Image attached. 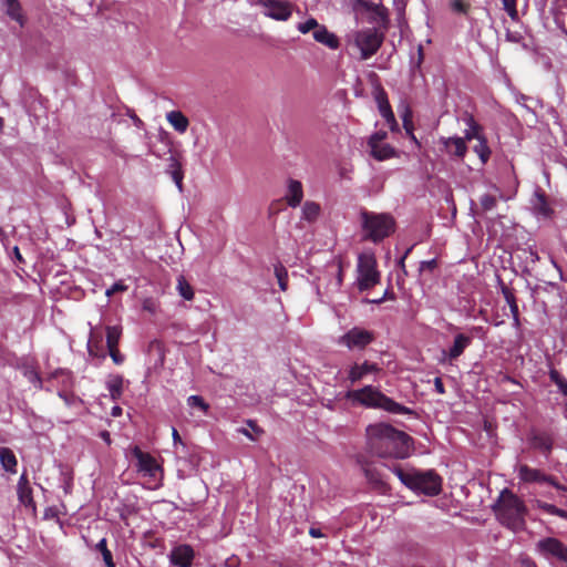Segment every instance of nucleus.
Wrapping results in <instances>:
<instances>
[{
    "label": "nucleus",
    "mask_w": 567,
    "mask_h": 567,
    "mask_svg": "<svg viewBox=\"0 0 567 567\" xmlns=\"http://www.w3.org/2000/svg\"><path fill=\"white\" fill-rule=\"evenodd\" d=\"M365 435L370 452L379 457L405 458L413 450L412 437L390 424H371Z\"/></svg>",
    "instance_id": "1"
},
{
    "label": "nucleus",
    "mask_w": 567,
    "mask_h": 567,
    "mask_svg": "<svg viewBox=\"0 0 567 567\" xmlns=\"http://www.w3.org/2000/svg\"><path fill=\"white\" fill-rule=\"evenodd\" d=\"M495 512L498 520L507 528L513 532L524 529L527 508L524 502L508 489L501 493Z\"/></svg>",
    "instance_id": "2"
},
{
    "label": "nucleus",
    "mask_w": 567,
    "mask_h": 567,
    "mask_svg": "<svg viewBox=\"0 0 567 567\" xmlns=\"http://www.w3.org/2000/svg\"><path fill=\"white\" fill-rule=\"evenodd\" d=\"M347 398L353 402L371 409H382L393 414H412L413 411L391 398L383 394L379 389L372 385H365L359 390H351Z\"/></svg>",
    "instance_id": "3"
},
{
    "label": "nucleus",
    "mask_w": 567,
    "mask_h": 567,
    "mask_svg": "<svg viewBox=\"0 0 567 567\" xmlns=\"http://www.w3.org/2000/svg\"><path fill=\"white\" fill-rule=\"evenodd\" d=\"M398 478L410 489L423 493L425 495L434 496L441 492V478L432 470H403L401 467L393 468Z\"/></svg>",
    "instance_id": "4"
},
{
    "label": "nucleus",
    "mask_w": 567,
    "mask_h": 567,
    "mask_svg": "<svg viewBox=\"0 0 567 567\" xmlns=\"http://www.w3.org/2000/svg\"><path fill=\"white\" fill-rule=\"evenodd\" d=\"M365 237L374 243L388 237L394 230V220L389 214L362 213Z\"/></svg>",
    "instance_id": "5"
},
{
    "label": "nucleus",
    "mask_w": 567,
    "mask_h": 567,
    "mask_svg": "<svg viewBox=\"0 0 567 567\" xmlns=\"http://www.w3.org/2000/svg\"><path fill=\"white\" fill-rule=\"evenodd\" d=\"M348 42L360 51L361 60H368L380 49L383 42V35L379 33L377 29L368 28L352 32L348 37Z\"/></svg>",
    "instance_id": "6"
},
{
    "label": "nucleus",
    "mask_w": 567,
    "mask_h": 567,
    "mask_svg": "<svg viewBox=\"0 0 567 567\" xmlns=\"http://www.w3.org/2000/svg\"><path fill=\"white\" fill-rule=\"evenodd\" d=\"M380 277L374 255L372 252L360 254L357 264V285L359 290L371 289L379 284Z\"/></svg>",
    "instance_id": "7"
},
{
    "label": "nucleus",
    "mask_w": 567,
    "mask_h": 567,
    "mask_svg": "<svg viewBox=\"0 0 567 567\" xmlns=\"http://www.w3.org/2000/svg\"><path fill=\"white\" fill-rule=\"evenodd\" d=\"M132 453L137 461V471L142 473L143 476L148 477L150 483H152L154 487L159 486L163 480V468L157 463L156 458L150 453L143 452L138 446H135Z\"/></svg>",
    "instance_id": "8"
},
{
    "label": "nucleus",
    "mask_w": 567,
    "mask_h": 567,
    "mask_svg": "<svg viewBox=\"0 0 567 567\" xmlns=\"http://www.w3.org/2000/svg\"><path fill=\"white\" fill-rule=\"evenodd\" d=\"M374 340V333L371 330L353 327L349 329L346 333L340 336L337 340V343L340 347H344L348 350H363L367 346H369Z\"/></svg>",
    "instance_id": "9"
},
{
    "label": "nucleus",
    "mask_w": 567,
    "mask_h": 567,
    "mask_svg": "<svg viewBox=\"0 0 567 567\" xmlns=\"http://www.w3.org/2000/svg\"><path fill=\"white\" fill-rule=\"evenodd\" d=\"M536 553L545 559L567 563V546L555 537H545L535 545Z\"/></svg>",
    "instance_id": "10"
},
{
    "label": "nucleus",
    "mask_w": 567,
    "mask_h": 567,
    "mask_svg": "<svg viewBox=\"0 0 567 567\" xmlns=\"http://www.w3.org/2000/svg\"><path fill=\"white\" fill-rule=\"evenodd\" d=\"M517 475L518 478L524 483L548 484L555 487L557 491H560L563 493L567 492V488L564 485L559 484L554 476L547 475L543 471L530 467L526 464H522L517 467Z\"/></svg>",
    "instance_id": "11"
},
{
    "label": "nucleus",
    "mask_w": 567,
    "mask_h": 567,
    "mask_svg": "<svg viewBox=\"0 0 567 567\" xmlns=\"http://www.w3.org/2000/svg\"><path fill=\"white\" fill-rule=\"evenodd\" d=\"M264 14L278 21H287L292 13L291 4L281 0H259Z\"/></svg>",
    "instance_id": "12"
},
{
    "label": "nucleus",
    "mask_w": 567,
    "mask_h": 567,
    "mask_svg": "<svg viewBox=\"0 0 567 567\" xmlns=\"http://www.w3.org/2000/svg\"><path fill=\"white\" fill-rule=\"evenodd\" d=\"M381 371L379 364L370 362L368 360L363 362H354L347 370V380L351 384L358 383L364 380L370 374H377Z\"/></svg>",
    "instance_id": "13"
},
{
    "label": "nucleus",
    "mask_w": 567,
    "mask_h": 567,
    "mask_svg": "<svg viewBox=\"0 0 567 567\" xmlns=\"http://www.w3.org/2000/svg\"><path fill=\"white\" fill-rule=\"evenodd\" d=\"M472 343V338L464 333H457L454 337L453 344L447 350H442L440 362L452 363L460 358L465 349Z\"/></svg>",
    "instance_id": "14"
},
{
    "label": "nucleus",
    "mask_w": 567,
    "mask_h": 567,
    "mask_svg": "<svg viewBox=\"0 0 567 567\" xmlns=\"http://www.w3.org/2000/svg\"><path fill=\"white\" fill-rule=\"evenodd\" d=\"M440 143L443 146V151L449 155L457 159H463L466 152L467 145L465 138L453 136V137H441Z\"/></svg>",
    "instance_id": "15"
},
{
    "label": "nucleus",
    "mask_w": 567,
    "mask_h": 567,
    "mask_svg": "<svg viewBox=\"0 0 567 567\" xmlns=\"http://www.w3.org/2000/svg\"><path fill=\"white\" fill-rule=\"evenodd\" d=\"M195 553L189 545L176 546L169 555L171 563L178 567H190Z\"/></svg>",
    "instance_id": "16"
},
{
    "label": "nucleus",
    "mask_w": 567,
    "mask_h": 567,
    "mask_svg": "<svg viewBox=\"0 0 567 567\" xmlns=\"http://www.w3.org/2000/svg\"><path fill=\"white\" fill-rule=\"evenodd\" d=\"M303 198V189L301 182L297 179H288L285 199L290 207L300 205Z\"/></svg>",
    "instance_id": "17"
},
{
    "label": "nucleus",
    "mask_w": 567,
    "mask_h": 567,
    "mask_svg": "<svg viewBox=\"0 0 567 567\" xmlns=\"http://www.w3.org/2000/svg\"><path fill=\"white\" fill-rule=\"evenodd\" d=\"M377 102L381 116L385 120V122L388 123L392 131H396L399 128V125L398 122L395 121L394 114L391 110L388 99L385 97L384 92H380L378 94Z\"/></svg>",
    "instance_id": "18"
},
{
    "label": "nucleus",
    "mask_w": 567,
    "mask_h": 567,
    "mask_svg": "<svg viewBox=\"0 0 567 567\" xmlns=\"http://www.w3.org/2000/svg\"><path fill=\"white\" fill-rule=\"evenodd\" d=\"M313 39L327 45L329 49H338L339 48V40L338 38L331 33L324 25H320L317 28V30L313 31Z\"/></svg>",
    "instance_id": "19"
},
{
    "label": "nucleus",
    "mask_w": 567,
    "mask_h": 567,
    "mask_svg": "<svg viewBox=\"0 0 567 567\" xmlns=\"http://www.w3.org/2000/svg\"><path fill=\"white\" fill-rule=\"evenodd\" d=\"M1 6L4 9L6 13L14 21H17L20 27H23L25 23L24 16L22 14L21 6L18 0H1Z\"/></svg>",
    "instance_id": "20"
},
{
    "label": "nucleus",
    "mask_w": 567,
    "mask_h": 567,
    "mask_svg": "<svg viewBox=\"0 0 567 567\" xmlns=\"http://www.w3.org/2000/svg\"><path fill=\"white\" fill-rule=\"evenodd\" d=\"M166 120L169 125L179 134H184L188 126V118L181 111H171L166 114Z\"/></svg>",
    "instance_id": "21"
},
{
    "label": "nucleus",
    "mask_w": 567,
    "mask_h": 567,
    "mask_svg": "<svg viewBox=\"0 0 567 567\" xmlns=\"http://www.w3.org/2000/svg\"><path fill=\"white\" fill-rule=\"evenodd\" d=\"M0 464L6 472L17 473L18 461L12 450L0 447Z\"/></svg>",
    "instance_id": "22"
},
{
    "label": "nucleus",
    "mask_w": 567,
    "mask_h": 567,
    "mask_svg": "<svg viewBox=\"0 0 567 567\" xmlns=\"http://www.w3.org/2000/svg\"><path fill=\"white\" fill-rule=\"evenodd\" d=\"M106 388L112 400L116 401L123 393V378L120 374H111L106 380Z\"/></svg>",
    "instance_id": "23"
},
{
    "label": "nucleus",
    "mask_w": 567,
    "mask_h": 567,
    "mask_svg": "<svg viewBox=\"0 0 567 567\" xmlns=\"http://www.w3.org/2000/svg\"><path fill=\"white\" fill-rule=\"evenodd\" d=\"M321 207L318 203L307 200L301 208V218L308 223H313L318 219Z\"/></svg>",
    "instance_id": "24"
},
{
    "label": "nucleus",
    "mask_w": 567,
    "mask_h": 567,
    "mask_svg": "<svg viewBox=\"0 0 567 567\" xmlns=\"http://www.w3.org/2000/svg\"><path fill=\"white\" fill-rule=\"evenodd\" d=\"M371 148V155L378 161H384L394 156L395 151L389 144H375L369 145Z\"/></svg>",
    "instance_id": "25"
},
{
    "label": "nucleus",
    "mask_w": 567,
    "mask_h": 567,
    "mask_svg": "<svg viewBox=\"0 0 567 567\" xmlns=\"http://www.w3.org/2000/svg\"><path fill=\"white\" fill-rule=\"evenodd\" d=\"M533 206H534L536 214L542 217L547 218V217H550L553 214V210H551L550 206L548 205L544 194H540V193L535 194V199H534Z\"/></svg>",
    "instance_id": "26"
},
{
    "label": "nucleus",
    "mask_w": 567,
    "mask_h": 567,
    "mask_svg": "<svg viewBox=\"0 0 567 567\" xmlns=\"http://www.w3.org/2000/svg\"><path fill=\"white\" fill-rule=\"evenodd\" d=\"M473 152L477 154L482 165L489 161L492 151L487 145L486 137H480V141L473 146Z\"/></svg>",
    "instance_id": "27"
},
{
    "label": "nucleus",
    "mask_w": 567,
    "mask_h": 567,
    "mask_svg": "<svg viewBox=\"0 0 567 567\" xmlns=\"http://www.w3.org/2000/svg\"><path fill=\"white\" fill-rule=\"evenodd\" d=\"M121 336H122V328L120 326L106 327V346H107V348L117 347Z\"/></svg>",
    "instance_id": "28"
},
{
    "label": "nucleus",
    "mask_w": 567,
    "mask_h": 567,
    "mask_svg": "<svg viewBox=\"0 0 567 567\" xmlns=\"http://www.w3.org/2000/svg\"><path fill=\"white\" fill-rule=\"evenodd\" d=\"M176 289L185 300L194 298V290L184 276H178Z\"/></svg>",
    "instance_id": "29"
},
{
    "label": "nucleus",
    "mask_w": 567,
    "mask_h": 567,
    "mask_svg": "<svg viewBox=\"0 0 567 567\" xmlns=\"http://www.w3.org/2000/svg\"><path fill=\"white\" fill-rule=\"evenodd\" d=\"M468 128L465 131V134L462 138H465V143L467 141H472V140H476V141H480V137H485L483 134H482V128L480 125H477L473 117H470L468 118Z\"/></svg>",
    "instance_id": "30"
},
{
    "label": "nucleus",
    "mask_w": 567,
    "mask_h": 567,
    "mask_svg": "<svg viewBox=\"0 0 567 567\" xmlns=\"http://www.w3.org/2000/svg\"><path fill=\"white\" fill-rule=\"evenodd\" d=\"M22 372L30 383L34 384L37 389H42V380L32 365H24Z\"/></svg>",
    "instance_id": "31"
},
{
    "label": "nucleus",
    "mask_w": 567,
    "mask_h": 567,
    "mask_svg": "<svg viewBox=\"0 0 567 567\" xmlns=\"http://www.w3.org/2000/svg\"><path fill=\"white\" fill-rule=\"evenodd\" d=\"M247 425L252 430V432L255 433V435L246 427H239L237 429V432L245 435L247 439H249L250 441H256L257 437L262 434V430L257 426V424L251 421V420H248L247 421Z\"/></svg>",
    "instance_id": "32"
},
{
    "label": "nucleus",
    "mask_w": 567,
    "mask_h": 567,
    "mask_svg": "<svg viewBox=\"0 0 567 567\" xmlns=\"http://www.w3.org/2000/svg\"><path fill=\"white\" fill-rule=\"evenodd\" d=\"M187 405L192 409H198L204 414H207L209 410L208 403L204 401V399L199 395H190L187 398Z\"/></svg>",
    "instance_id": "33"
},
{
    "label": "nucleus",
    "mask_w": 567,
    "mask_h": 567,
    "mask_svg": "<svg viewBox=\"0 0 567 567\" xmlns=\"http://www.w3.org/2000/svg\"><path fill=\"white\" fill-rule=\"evenodd\" d=\"M402 121H403V126H404L406 133L410 135L412 141L417 144V140H416V137L414 136V134L412 132V128H413L412 114H411V111L409 109H405V111H404V113L402 115Z\"/></svg>",
    "instance_id": "34"
},
{
    "label": "nucleus",
    "mask_w": 567,
    "mask_h": 567,
    "mask_svg": "<svg viewBox=\"0 0 567 567\" xmlns=\"http://www.w3.org/2000/svg\"><path fill=\"white\" fill-rule=\"evenodd\" d=\"M503 9L507 12L512 20H518V11L516 9L517 0H502Z\"/></svg>",
    "instance_id": "35"
},
{
    "label": "nucleus",
    "mask_w": 567,
    "mask_h": 567,
    "mask_svg": "<svg viewBox=\"0 0 567 567\" xmlns=\"http://www.w3.org/2000/svg\"><path fill=\"white\" fill-rule=\"evenodd\" d=\"M320 24L318 23V21L315 19V18H310L308 19L306 22H302V23H299L297 25V29L299 32L306 34L308 32H310L311 30H317V28H319Z\"/></svg>",
    "instance_id": "36"
},
{
    "label": "nucleus",
    "mask_w": 567,
    "mask_h": 567,
    "mask_svg": "<svg viewBox=\"0 0 567 567\" xmlns=\"http://www.w3.org/2000/svg\"><path fill=\"white\" fill-rule=\"evenodd\" d=\"M171 169L173 181L175 182L177 187L182 189L183 173L181 171L178 163L175 159H172Z\"/></svg>",
    "instance_id": "37"
},
{
    "label": "nucleus",
    "mask_w": 567,
    "mask_h": 567,
    "mask_svg": "<svg viewBox=\"0 0 567 567\" xmlns=\"http://www.w3.org/2000/svg\"><path fill=\"white\" fill-rule=\"evenodd\" d=\"M18 497L23 505H30L32 503L31 487L28 486L18 488Z\"/></svg>",
    "instance_id": "38"
},
{
    "label": "nucleus",
    "mask_w": 567,
    "mask_h": 567,
    "mask_svg": "<svg viewBox=\"0 0 567 567\" xmlns=\"http://www.w3.org/2000/svg\"><path fill=\"white\" fill-rule=\"evenodd\" d=\"M480 203L484 210H492L496 206V198L493 195L484 194L481 196Z\"/></svg>",
    "instance_id": "39"
},
{
    "label": "nucleus",
    "mask_w": 567,
    "mask_h": 567,
    "mask_svg": "<svg viewBox=\"0 0 567 567\" xmlns=\"http://www.w3.org/2000/svg\"><path fill=\"white\" fill-rule=\"evenodd\" d=\"M276 277L278 279L279 287L282 291L287 289V271L282 267H277Z\"/></svg>",
    "instance_id": "40"
},
{
    "label": "nucleus",
    "mask_w": 567,
    "mask_h": 567,
    "mask_svg": "<svg viewBox=\"0 0 567 567\" xmlns=\"http://www.w3.org/2000/svg\"><path fill=\"white\" fill-rule=\"evenodd\" d=\"M534 505L536 508L547 513V514H550V515H554L555 514V509L557 506L553 505V504H549V503H546V502H543V501H539V499H535L534 501Z\"/></svg>",
    "instance_id": "41"
},
{
    "label": "nucleus",
    "mask_w": 567,
    "mask_h": 567,
    "mask_svg": "<svg viewBox=\"0 0 567 567\" xmlns=\"http://www.w3.org/2000/svg\"><path fill=\"white\" fill-rule=\"evenodd\" d=\"M142 308H143L144 311H147V312L154 315V313L157 312L158 305L152 298H146L142 302Z\"/></svg>",
    "instance_id": "42"
},
{
    "label": "nucleus",
    "mask_w": 567,
    "mask_h": 567,
    "mask_svg": "<svg viewBox=\"0 0 567 567\" xmlns=\"http://www.w3.org/2000/svg\"><path fill=\"white\" fill-rule=\"evenodd\" d=\"M109 354L115 364H122L124 362V355L120 353L117 347L107 348Z\"/></svg>",
    "instance_id": "43"
},
{
    "label": "nucleus",
    "mask_w": 567,
    "mask_h": 567,
    "mask_svg": "<svg viewBox=\"0 0 567 567\" xmlns=\"http://www.w3.org/2000/svg\"><path fill=\"white\" fill-rule=\"evenodd\" d=\"M386 138L385 132H377L373 135L370 136L368 144L369 145H375L382 143Z\"/></svg>",
    "instance_id": "44"
},
{
    "label": "nucleus",
    "mask_w": 567,
    "mask_h": 567,
    "mask_svg": "<svg viewBox=\"0 0 567 567\" xmlns=\"http://www.w3.org/2000/svg\"><path fill=\"white\" fill-rule=\"evenodd\" d=\"M127 289V286H125L124 284L122 282H115L114 285H112L106 291H105V295L106 297H111L113 296L115 292H118V291H125Z\"/></svg>",
    "instance_id": "45"
},
{
    "label": "nucleus",
    "mask_w": 567,
    "mask_h": 567,
    "mask_svg": "<svg viewBox=\"0 0 567 567\" xmlns=\"http://www.w3.org/2000/svg\"><path fill=\"white\" fill-rule=\"evenodd\" d=\"M452 9L456 12L464 13L466 11V4L462 0H454L452 2Z\"/></svg>",
    "instance_id": "46"
},
{
    "label": "nucleus",
    "mask_w": 567,
    "mask_h": 567,
    "mask_svg": "<svg viewBox=\"0 0 567 567\" xmlns=\"http://www.w3.org/2000/svg\"><path fill=\"white\" fill-rule=\"evenodd\" d=\"M103 560L106 565V567H115V564L113 561L112 553L110 550H105L103 554Z\"/></svg>",
    "instance_id": "47"
},
{
    "label": "nucleus",
    "mask_w": 567,
    "mask_h": 567,
    "mask_svg": "<svg viewBox=\"0 0 567 567\" xmlns=\"http://www.w3.org/2000/svg\"><path fill=\"white\" fill-rule=\"evenodd\" d=\"M519 563L520 567H537L536 563L528 557H522Z\"/></svg>",
    "instance_id": "48"
},
{
    "label": "nucleus",
    "mask_w": 567,
    "mask_h": 567,
    "mask_svg": "<svg viewBox=\"0 0 567 567\" xmlns=\"http://www.w3.org/2000/svg\"><path fill=\"white\" fill-rule=\"evenodd\" d=\"M506 299L509 302L511 310H512L514 317L516 318L517 315H518V308H517V305L514 301V298L512 296H506Z\"/></svg>",
    "instance_id": "49"
},
{
    "label": "nucleus",
    "mask_w": 567,
    "mask_h": 567,
    "mask_svg": "<svg viewBox=\"0 0 567 567\" xmlns=\"http://www.w3.org/2000/svg\"><path fill=\"white\" fill-rule=\"evenodd\" d=\"M538 446H540L542 449L546 450V451H549L551 449V443L548 439H538Z\"/></svg>",
    "instance_id": "50"
},
{
    "label": "nucleus",
    "mask_w": 567,
    "mask_h": 567,
    "mask_svg": "<svg viewBox=\"0 0 567 567\" xmlns=\"http://www.w3.org/2000/svg\"><path fill=\"white\" fill-rule=\"evenodd\" d=\"M434 386H435V390L440 393V394H443L444 393V385H443V382L440 378H435L434 379Z\"/></svg>",
    "instance_id": "51"
},
{
    "label": "nucleus",
    "mask_w": 567,
    "mask_h": 567,
    "mask_svg": "<svg viewBox=\"0 0 567 567\" xmlns=\"http://www.w3.org/2000/svg\"><path fill=\"white\" fill-rule=\"evenodd\" d=\"M96 549L99 551H101V554H103L105 550H109L107 548V545H106V539L105 538H102L97 544H96Z\"/></svg>",
    "instance_id": "52"
},
{
    "label": "nucleus",
    "mask_w": 567,
    "mask_h": 567,
    "mask_svg": "<svg viewBox=\"0 0 567 567\" xmlns=\"http://www.w3.org/2000/svg\"><path fill=\"white\" fill-rule=\"evenodd\" d=\"M435 266H436V260L435 259L422 262V269H425V268L426 269H433Z\"/></svg>",
    "instance_id": "53"
},
{
    "label": "nucleus",
    "mask_w": 567,
    "mask_h": 567,
    "mask_svg": "<svg viewBox=\"0 0 567 567\" xmlns=\"http://www.w3.org/2000/svg\"><path fill=\"white\" fill-rule=\"evenodd\" d=\"M554 515L567 520V511L565 509L556 507Z\"/></svg>",
    "instance_id": "54"
},
{
    "label": "nucleus",
    "mask_w": 567,
    "mask_h": 567,
    "mask_svg": "<svg viewBox=\"0 0 567 567\" xmlns=\"http://www.w3.org/2000/svg\"><path fill=\"white\" fill-rule=\"evenodd\" d=\"M29 486V482L27 480V476L23 474L21 475V477L19 478V482H18V488L20 487H28Z\"/></svg>",
    "instance_id": "55"
},
{
    "label": "nucleus",
    "mask_w": 567,
    "mask_h": 567,
    "mask_svg": "<svg viewBox=\"0 0 567 567\" xmlns=\"http://www.w3.org/2000/svg\"><path fill=\"white\" fill-rule=\"evenodd\" d=\"M59 395L64 400V402H65L66 404H72V403H74L75 401H78V399H76V398H74V396L69 398V396H68L66 394H64V393H59Z\"/></svg>",
    "instance_id": "56"
},
{
    "label": "nucleus",
    "mask_w": 567,
    "mask_h": 567,
    "mask_svg": "<svg viewBox=\"0 0 567 567\" xmlns=\"http://www.w3.org/2000/svg\"><path fill=\"white\" fill-rule=\"evenodd\" d=\"M341 282H342V271H341V268L338 267L337 268V280H336V287L339 288L341 286Z\"/></svg>",
    "instance_id": "57"
},
{
    "label": "nucleus",
    "mask_w": 567,
    "mask_h": 567,
    "mask_svg": "<svg viewBox=\"0 0 567 567\" xmlns=\"http://www.w3.org/2000/svg\"><path fill=\"white\" fill-rule=\"evenodd\" d=\"M172 436H173V440H174V443H182V440H181V436L177 432V430L175 427H173L172 430Z\"/></svg>",
    "instance_id": "58"
},
{
    "label": "nucleus",
    "mask_w": 567,
    "mask_h": 567,
    "mask_svg": "<svg viewBox=\"0 0 567 567\" xmlns=\"http://www.w3.org/2000/svg\"><path fill=\"white\" fill-rule=\"evenodd\" d=\"M309 534L312 536V537H316V538H319L322 536V533L320 532V529L318 528H310L309 530Z\"/></svg>",
    "instance_id": "59"
},
{
    "label": "nucleus",
    "mask_w": 567,
    "mask_h": 567,
    "mask_svg": "<svg viewBox=\"0 0 567 567\" xmlns=\"http://www.w3.org/2000/svg\"><path fill=\"white\" fill-rule=\"evenodd\" d=\"M100 436L107 443L111 444L110 433L107 431L101 432Z\"/></svg>",
    "instance_id": "60"
},
{
    "label": "nucleus",
    "mask_w": 567,
    "mask_h": 567,
    "mask_svg": "<svg viewBox=\"0 0 567 567\" xmlns=\"http://www.w3.org/2000/svg\"><path fill=\"white\" fill-rule=\"evenodd\" d=\"M558 386H559V390L567 395V382L565 381H559L558 382Z\"/></svg>",
    "instance_id": "61"
},
{
    "label": "nucleus",
    "mask_w": 567,
    "mask_h": 567,
    "mask_svg": "<svg viewBox=\"0 0 567 567\" xmlns=\"http://www.w3.org/2000/svg\"><path fill=\"white\" fill-rule=\"evenodd\" d=\"M122 414V409L120 406H114L112 409V415L113 416H120Z\"/></svg>",
    "instance_id": "62"
},
{
    "label": "nucleus",
    "mask_w": 567,
    "mask_h": 567,
    "mask_svg": "<svg viewBox=\"0 0 567 567\" xmlns=\"http://www.w3.org/2000/svg\"><path fill=\"white\" fill-rule=\"evenodd\" d=\"M386 297V292L383 295V297L379 298V299H373V300H367V302H371V303H381Z\"/></svg>",
    "instance_id": "63"
},
{
    "label": "nucleus",
    "mask_w": 567,
    "mask_h": 567,
    "mask_svg": "<svg viewBox=\"0 0 567 567\" xmlns=\"http://www.w3.org/2000/svg\"><path fill=\"white\" fill-rule=\"evenodd\" d=\"M530 257H532L533 261H537L539 259V257L536 252H530Z\"/></svg>",
    "instance_id": "64"
}]
</instances>
